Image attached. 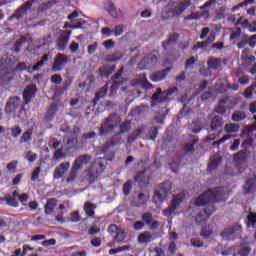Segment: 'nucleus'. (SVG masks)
<instances>
[{
    "instance_id": "f257e3e1",
    "label": "nucleus",
    "mask_w": 256,
    "mask_h": 256,
    "mask_svg": "<svg viewBox=\"0 0 256 256\" xmlns=\"http://www.w3.org/2000/svg\"><path fill=\"white\" fill-rule=\"evenodd\" d=\"M227 191L224 187H216L214 189H208L201 194L195 201L197 207H205L200 209L195 217L196 225H202L209 220V217L215 213L217 208L215 203H225L227 201Z\"/></svg>"
},
{
    "instance_id": "f03ea898",
    "label": "nucleus",
    "mask_w": 256,
    "mask_h": 256,
    "mask_svg": "<svg viewBox=\"0 0 256 256\" xmlns=\"http://www.w3.org/2000/svg\"><path fill=\"white\" fill-rule=\"evenodd\" d=\"M121 124V117L117 113H111L103 120L101 126L98 128L100 137H106L117 129V126Z\"/></svg>"
},
{
    "instance_id": "7ed1b4c3",
    "label": "nucleus",
    "mask_w": 256,
    "mask_h": 256,
    "mask_svg": "<svg viewBox=\"0 0 256 256\" xmlns=\"http://www.w3.org/2000/svg\"><path fill=\"white\" fill-rule=\"evenodd\" d=\"M191 5V0L170 1L166 6V13L169 17H181Z\"/></svg>"
},
{
    "instance_id": "20e7f679",
    "label": "nucleus",
    "mask_w": 256,
    "mask_h": 256,
    "mask_svg": "<svg viewBox=\"0 0 256 256\" xmlns=\"http://www.w3.org/2000/svg\"><path fill=\"white\" fill-rule=\"evenodd\" d=\"M105 160L103 159H97L95 162L91 164V166L86 170V181L93 185V183H96L97 179H99V176L105 172L106 165Z\"/></svg>"
},
{
    "instance_id": "39448f33",
    "label": "nucleus",
    "mask_w": 256,
    "mask_h": 256,
    "mask_svg": "<svg viewBox=\"0 0 256 256\" xmlns=\"http://www.w3.org/2000/svg\"><path fill=\"white\" fill-rule=\"evenodd\" d=\"M147 225L151 231H155V229H159L161 223L157 220H153V214L151 212H145L142 214V221L134 222L135 231H141Z\"/></svg>"
},
{
    "instance_id": "423d86ee",
    "label": "nucleus",
    "mask_w": 256,
    "mask_h": 256,
    "mask_svg": "<svg viewBox=\"0 0 256 256\" xmlns=\"http://www.w3.org/2000/svg\"><path fill=\"white\" fill-rule=\"evenodd\" d=\"M22 203V205H25L27 201H29V194L23 193L19 194L17 190L12 192V196L7 194L4 198H1V201H6V204L9 205V207L17 208L19 207V202Z\"/></svg>"
},
{
    "instance_id": "0eeeda50",
    "label": "nucleus",
    "mask_w": 256,
    "mask_h": 256,
    "mask_svg": "<svg viewBox=\"0 0 256 256\" xmlns=\"http://www.w3.org/2000/svg\"><path fill=\"white\" fill-rule=\"evenodd\" d=\"M173 189V185L171 181H164L158 186V190L155 191L154 201H158L159 203H163V199L167 197V193Z\"/></svg>"
},
{
    "instance_id": "6e6552de",
    "label": "nucleus",
    "mask_w": 256,
    "mask_h": 256,
    "mask_svg": "<svg viewBox=\"0 0 256 256\" xmlns=\"http://www.w3.org/2000/svg\"><path fill=\"white\" fill-rule=\"evenodd\" d=\"M157 61H159V58L155 54L150 53L141 59V61L138 63V69L140 71L151 69L157 65Z\"/></svg>"
},
{
    "instance_id": "1a4fd4ad",
    "label": "nucleus",
    "mask_w": 256,
    "mask_h": 256,
    "mask_svg": "<svg viewBox=\"0 0 256 256\" xmlns=\"http://www.w3.org/2000/svg\"><path fill=\"white\" fill-rule=\"evenodd\" d=\"M71 33L70 30H60V35L56 41V49L58 51H65L67 49V44L71 39Z\"/></svg>"
},
{
    "instance_id": "9d476101",
    "label": "nucleus",
    "mask_w": 256,
    "mask_h": 256,
    "mask_svg": "<svg viewBox=\"0 0 256 256\" xmlns=\"http://www.w3.org/2000/svg\"><path fill=\"white\" fill-rule=\"evenodd\" d=\"M122 143L123 139L121 138V133L117 132L103 144L101 151L102 153H109L115 145H121Z\"/></svg>"
},
{
    "instance_id": "9b49d317",
    "label": "nucleus",
    "mask_w": 256,
    "mask_h": 256,
    "mask_svg": "<svg viewBox=\"0 0 256 256\" xmlns=\"http://www.w3.org/2000/svg\"><path fill=\"white\" fill-rule=\"evenodd\" d=\"M33 3H35V0H28L27 2L23 3L10 17V19H23V17L27 15V11L33 7Z\"/></svg>"
},
{
    "instance_id": "f8f14e48",
    "label": "nucleus",
    "mask_w": 256,
    "mask_h": 256,
    "mask_svg": "<svg viewBox=\"0 0 256 256\" xmlns=\"http://www.w3.org/2000/svg\"><path fill=\"white\" fill-rule=\"evenodd\" d=\"M19 105H21V98L19 96L10 97L5 106V113H7L8 115H13V113H17Z\"/></svg>"
},
{
    "instance_id": "ddd939ff",
    "label": "nucleus",
    "mask_w": 256,
    "mask_h": 256,
    "mask_svg": "<svg viewBox=\"0 0 256 256\" xmlns=\"http://www.w3.org/2000/svg\"><path fill=\"white\" fill-rule=\"evenodd\" d=\"M37 91H38L37 85L35 84H30L24 89L22 93V97L24 99L25 105H29L31 101L35 99V95H37Z\"/></svg>"
},
{
    "instance_id": "4468645a",
    "label": "nucleus",
    "mask_w": 256,
    "mask_h": 256,
    "mask_svg": "<svg viewBox=\"0 0 256 256\" xmlns=\"http://www.w3.org/2000/svg\"><path fill=\"white\" fill-rule=\"evenodd\" d=\"M69 63V57L63 53H58L54 58V64L52 65V70L59 72L63 69L64 65Z\"/></svg>"
},
{
    "instance_id": "2eb2a0df",
    "label": "nucleus",
    "mask_w": 256,
    "mask_h": 256,
    "mask_svg": "<svg viewBox=\"0 0 256 256\" xmlns=\"http://www.w3.org/2000/svg\"><path fill=\"white\" fill-rule=\"evenodd\" d=\"M169 73H171V68H165L163 70L154 72L151 74L150 76V80L153 83H159L160 81H165V79H167V75H169Z\"/></svg>"
},
{
    "instance_id": "dca6fc26",
    "label": "nucleus",
    "mask_w": 256,
    "mask_h": 256,
    "mask_svg": "<svg viewBox=\"0 0 256 256\" xmlns=\"http://www.w3.org/2000/svg\"><path fill=\"white\" fill-rule=\"evenodd\" d=\"M70 167H71L70 162L60 163L59 166H57L53 172V178L61 179V177H63V175H65V173H67V171H69Z\"/></svg>"
},
{
    "instance_id": "f3484780",
    "label": "nucleus",
    "mask_w": 256,
    "mask_h": 256,
    "mask_svg": "<svg viewBox=\"0 0 256 256\" xmlns=\"http://www.w3.org/2000/svg\"><path fill=\"white\" fill-rule=\"evenodd\" d=\"M241 59L243 67H249L256 61L255 56L251 55V50L249 48H245L242 51Z\"/></svg>"
},
{
    "instance_id": "a211bd4d",
    "label": "nucleus",
    "mask_w": 256,
    "mask_h": 256,
    "mask_svg": "<svg viewBox=\"0 0 256 256\" xmlns=\"http://www.w3.org/2000/svg\"><path fill=\"white\" fill-rule=\"evenodd\" d=\"M92 157L89 154H83L78 156L74 163H73V167H76L77 169H79L81 171V169H83V167H85V165H88V163L91 161Z\"/></svg>"
},
{
    "instance_id": "6ab92c4d",
    "label": "nucleus",
    "mask_w": 256,
    "mask_h": 256,
    "mask_svg": "<svg viewBox=\"0 0 256 256\" xmlns=\"http://www.w3.org/2000/svg\"><path fill=\"white\" fill-rule=\"evenodd\" d=\"M184 199H185V196H183V194H176L173 196L171 205L168 207L170 215L175 213V211H177L179 205L183 203Z\"/></svg>"
},
{
    "instance_id": "aec40b11",
    "label": "nucleus",
    "mask_w": 256,
    "mask_h": 256,
    "mask_svg": "<svg viewBox=\"0 0 256 256\" xmlns=\"http://www.w3.org/2000/svg\"><path fill=\"white\" fill-rule=\"evenodd\" d=\"M223 162V158L217 154H214L210 157L208 162L207 171H215L219 165Z\"/></svg>"
},
{
    "instance_id": "412c9836",
    "label": "nucleus",
    "mask_w": 256,
    "mask_h": 256,
    "mask_svg": "<svg viewBox=\"0 0 256 256\" xmlns=\"http://www.w3.org/2000/svg\"><path fill=\"white\" fill-rule=\"evenodd\" d=\"M115 71V65H106L98 69L99 76L101 79H109Z\"/></svg>"
},
{
    "instance_id": "4be33fe9",
    "label": "nucleus",
    "mask_w": 256,
    "mask_h": 256,
    "mask_svg": "<svg viewBox=\"0 0 256 256\" xmlns=\"http://www.w3.org/2000/svg\"><path fill=\"white\" fill-rule=\"evenodd\" d=\"M105 11H107V13L111 15L113 19H117V17L121 15V11L117 10V7H115V3H113V1L111 0H108L106 2Z\"/></svg>"
},
{
    "instance_id": "5701e85b",
    "label": "nucleus",
    "mask_w": 256,
    "mask_h": 256,
    "mask_svg": "<svg viewBox=\"0 0 256 256\" xmlns=\"http://www.w3.org/2000/svg\"><path fill=\"white\" fill-rule=\"evenodd\" d=\"M127 81V79L123 78L121 81H115L111 88H110V95L111 97H115V95H117V91H119V89L121 91H125V89H127V87L123 86V83Z\"/></svg>"
},
{
    "instance_id": "b1692460",
    "label": "nucleus",
    "mask_w": 256,
    "mask_h": 256,
    "mask_svg": "<svg viewBox=\"0 0 256 256\" xmlns=\"http://www.w3.org/2000/svg\"><path fill=\"white\" fill-rule=\"evenodd\" d=\"M56 207H57V199L50 198L47 200L44 206V213L46 215H53V212L55 211Z\"/></svg>"
},
{
    "instance_id": "393cba45",
    "label": "nucleus",
    "mask_w": 256,
    "mask_h": 256,
    "mask_svg": "<svg viewBox=\"0 0 256 256\" xmlns=\"http://www.w3.org/2000/svg\"><path fill=\"white\" fill-rule=\"evenodd\" d=\"M221 65H223V60L221 58L210 57L207 60V66L209 69H212V71H217Z\"/></svg>"
},
{
    "instance_id": "a878e982",
    "label": "nucleus",
    "mask_w": 256,
    "mask_h": 256,
    "mask_svg": "<svg viewBox=\"0 0 256 256\" xmlns=\"http://www.w3.org/2000/svg\"><path fill=\"white\" fill-rule=\"evenodd\" d=\"M147 201H149V196L145 195L143 192H140L137 196V201L132 202V207H145V205H147Z\"/></svg>"
},
{
    "instance_id": "bb28decb",
    "label": "nucleus",
    "mask_w": 256,
    "mask_h": 256,
    "mask_svg": "<svg viewBox=\"0 0 256 256\" xmlns=\"http://www.w3.org/2000/svg\"><path fill=\"white\" fill-rule=\"evenodd\" d=\"M151 241H155V238L153 237V233L149 231H144L138 235L139 243H151Z\"/></svg>"
},
{
    "instance_id": "cd10ccee",
    "label": "nucleus",
    "mask_w": 256,
    "mask_h": 256,
    "mask_svg": "<svg viewBox=\"0 0 256 256\" xmlns=\"http://www.w3.org/2000/svg\"><path fill=\"white\" fill-rule=\"evenodd\" d=\"M249 157V154L243 150L239 151L234 155V161L235 163H238V165H243L247 163V158Z\"/></svg>"
},
{
    "instance_id": "c85d7f7f",
    "label": "nucleus",
    "mask_w": 256,
    "mask_h": 256,
    "mask_svg": "<svg viewBox=\"0 0 256 256\" xmlns=\"http://www.w3.org/2000/svg\"><path fill=\"white\" fill-rule=\"evenodd\" d=\"M147 130V126H141V128L134 131L130 136H128V143H133L134 141H137L141 135L145 133Z\"/></svg>"
},
{
    "instance_id": "c756f323",
    "label": "nucleus",
    "mask_w": 256,
    "mask_h": 256,
    "mask_svg": "<svg viewBox=\"0 0 256 256\" xmlns=\"http://www.w3.org/2000/svg\"><path fill=\"white\" fill-rule=\"evenodd\" d=\"M173 93H177V88H170L166 91H162L159 103H169V101H171V98L169 97H171Z\"/></svg>"
},
{
    "instance_id": "7c9ffc66",
    "label": "nucleus",
    "mask_w": 256,
    "mask_h": 256,
    "mask_svg": "<svg viewBox=\"0 0 256 256\" xmlns=\"http://www.w3.org/2000/svg\"><path fill=\"white\" fill-rule=\"evenodd\" d=\"M219 127H223V117L214 116L210 122L211 131H217Z\"/></svg>"
},
{
    "instance_id": "2f4dec72",
    "label": "nucleus",
    "mask_w": 256,
    "mask_h": 256,
    "mask_svg": "<svg viewBox=\"0 0 256 256\" xmlns=\"http://www.w3.org/2000/svg\"><path fill=\"white\" fill-rule=\"evenodd\" d=\"M95 209H97V204L85 202L84 211L88 217H95Z\"/></svg>"
},
{
    "instance_id": "473e14b6",
    "label": "nucleus",
    "mask_w": 256,
    "mask_h": 256,
    "mask_svg": "<svg viewBox=\"0 0 256 256\" xmlns=\"http://www.w3.org/2000/svg\"><path fill=\"white\" fill-rule=\"evenodd\" d=\"M133 191V180H127L122 186V193L125 197H129Z\"/></svg>"
},
{
    "instance_id": "72a5a7b5",
    "label": "nucleus",
    "mask_w": 256,
    "mask_h": 256,
    "mask_svg": "<svg viewBox=\"0 0 256 256\" xmlns=\"http://www.w3.org/2000/svg\"><path fill=\"white\" fill-rule=\"evenodd\" d=\"M197 143H199V139L194 138L191 143L184 144L183 149L185 153H190V154L195 153V145H197Z\"/></svg>"
},
{
    "instance_id": "f704fd0d",
    "label": "nucleus",
    "mask_w": 256,
    "mask_h": 256,
    "mask_svg": "<svg viewBox=\"0 0 256 256\" xmlns=\"http://www.w3.org/2000/svg\"><path fill=\"white\" fill-rule=\"evenodd\" d=\"M245 194L255 193V180L252 178L248 179L244 185Z\"/></svg>"
},
{
    "instance_id": "c9c22d12",
    "label": "nucleus",
    "mask_w": 256,
    "mask_h": 256,
    "mask_svg": "<svg viewBox=\"0 0 256 256\" xmlns=\"http://www.w3.org/2000/svg\"><path fill=\"white\" fill-rule=\"evenodd\" d=\"M179 39V33L171 34L166 42H162V47L164 51H167V48L171 45V43H176Z\"/></svg>"
},
{
    "instance_id": "e433bc0d",
    "label": "nucleus",
    "mask_w": 256,
    "mask_h": 256,
    "mask_svg": "<svg viewBox=\"0 0 256 256\" xmlns=\"http://www.w3.org/2000/svg\"><path fill=\"white\" fill-rule=\"evenodd\" d=\"M49 61V54H44L40 61H38L33 67L32 71H41V67Z\"/></svg>"
},
{
    "instance_id": "4c0bfd02",
    "label": "nucleus",
    "mask_w": 256,
    "mask_h": 256,
    "mask_svg": "<svg viewBox=\"0 0 256 256\" xmlns=\"http://www.w3.org/2000/svg\"><path fill=\"white\" fill-rule=\"evenodd\" d=\"M57 111H58L57 104H51L49 109L47 110L46 119L48 121L53 120L55 115H57Z\"/></svg>"
},
{
    "instance_id": "58836bf2",
    "label": "nucleus",
    "mask_w": 256,
    "mask_h": 256,
    "mask_svg": "<svg viewBox=\"0 0 256 256\" xmlns=\"http://www.w3.org/2000/svg\"><path fill=\"white\" fill-rule=\"evenodd\" d=\"M79 168H76L72 165L71 171L66 179V183H73L77 179V175H79Z\"/></svg>"
},
{
    "instance_id": "ea45409f",
    "label": "nucleus",
    "mask_w": 256,
    "mask_h": 256,
    "mask_svg": "<svg viewBox=\"0 0 256 256\" xmlns=\"http://www.w3.org/2000/svg\"><path fill=\"white\" fill-rule=\"evenodd\" d=\"M225 104H227V99L219 100V104L215 108V112L218 113V115H225V113H227V108L224 106Z\"/></svg>"
},
{
    "instance_id": "a19ab883",
    "label": "nucleus",
    "mask_w": 256,
    "mask_h": 256,
    "mask_svg": "<svg viewBox=\"0 0 256 256\" xmlns=\"http://www.w3.org/2000/svg\"><path fill=\"white\" fill-rule=\"evenodd\" d=\"M123 59L122 52H115L114 54L108 56L106 58L107 63H117V61H121Z\"/></svg>"
},
{
    "instance_id": "79ce46f5",
    "label": "nucleus",
    "mask_w": 256,
    "mask_h": 256,
    "mask_svg": "<svg viewBox=\"0 0 256 256\" xmlns=\"http://www.w3.org/2000/svg\"><path fill=\"white\" fill-rule=\"evenodd\" d=\"M32 137H33V129H28L20 137V143H29Z\"/></svg>"
},
{
    "instance_id": "37998d69",
    "label": "nucleus",
    "mask_w": 256,
    "mask_h": 256,
    "mask_svg": "<svg viewBox=\"0 0 256 256\" xmlns=\"http://www.w3.org/2000/svg\"><path fill=\"white\" fill-rule=\"evenodd\" d=\"M240 129L239 124L230 123L224 126L225 133H237Z\"/></svg>"
},
{
    "instance_id": "c03bdc74",
    "label": "nucleus",
    "mask_w": 256,
    "mask_h": 256,
    "mask_svg": "<svg viewBox=\"0 0 256 256\" xmlns=\"http://www.w3.org/2000/svg\"><path fill=\"white\" fill-rule=\"evenodd\" d=\"M245 119H247V114H245L244 112L238 111L232 114V121H234L235 123L245 121Z\"/></svg>"
},
{
    "instance_id": "a18cd8bd",
    "label": "nucleus",
    "mask_w": 256,
    "mask_h": 256,
    "mask_svg": "<svg viewBox=\"0 0 256 256\" xmlns=\"http://www.w3.org/2000/svg\"><path fill=\"white\" fill-rule=\"evenodd\" d=\"M120 131L118 133H120V135H123V133H129V131H131V122L130 121H125L122 122L120 125Z\"/></svg>"
},
{
    "instance_id": "49530a36",
    "label": "nucleus",
    "mask_w": 256,
    "mask_h": 256,
    "mask_svg": "<svg viewBox=\"0 0 256 256\" xmlns=\"http://www.w3.org/2000/svg\"><path fill=\"white\" fill-rule=\"evenodd\" d=\"M256 225V213L249 212L247 216V227H255Z\"/></svg>"
},
{
    "instance_id": "de8ad7c7",
    "label": "nucleus",
    "mask_w": 256,
    "mask_h": 256,
    "mask_svg": "<svg viewBox=\"0 0 256 256\" xmlns=\"http://www.w3.org/2000/svg\"><path fill=\"white\" fill-rule=\"evenodd\" d=\"M256 89V83H252L248 88L244 91V97L246 99H251L253 97V91Z\"/></svg>"
},
{
    "instance_id": "09e8293b",
    "label": "nucleus",
    "mask_w": 256,
    "mask_h": 256,
    "mask_svg": "<svg viewBox=\"0 0 256 256\" xmlns=\"http://www.w3.org/2000/svg\"><path fill=\"white\" fill-rule=\"evenodd\" d=\"M126 237L127 234L125 233V230L120 229L118 232H116L114 239L117 241V243H123Z\"/></svg>"
},
{
    "instance_id": "8fccbe9b",
    "label": "nucleus",
    "mask_w": 256,
    "mask_h": 256,
    "mask_svg": "<svg viewBox=\"0 0 256 256\" xmlns=\"http://www.w3.org/2000/svg\"><path fill=\"white\" fill-rule=\"evenodd\" d=\"M107 95V88L103 87L98 93H96L95 99H94V107L97 105V102L99 99H103Z\"/></svg>"
},
{
    "instance_id": "3c124183",
    "label": "nucleus",
    "mask_w": 256,
    "mask_h": 256,
    "mask_svg": "<svg viewBox=\"0 0 256 256\" xmlns=\"http://www.w3.org/2000/svg\"><path fill=\"white\" fill-rule=\"evenodd\" d=\"M125 29V25L119 24L114 27L113 35L114 37H121L123 35V30Z\"/></svg>"
},
{
    "instance_id": "603ef678",
    "label": "nucleus",
    "mask_w": 256,
    "mask_h": 256,
    "mask_svg": "<svg viewBox=\"0 0 256 256\" xmlns=\"http://www.w3.org/2000/svg\"><path fill=\"white\" fill-rule=\"evenodd\" d=\"M163 93V90L161 88H157L156 92L152 95V103H159L161 101V95Z\"/></svg>"
},
{
    "instance_id": "864d4df0",
    "label": "nucleus",
    "mask_w": 256,
    "mask_h": 256,
    "mask_svg": "<svg viewBox=\"0 0 256 256\" xmlns=\"http://www.w3.org/2000/svg\"><path fill=\"white\" fill-rule=\"evenodd\" d=\"M135 182L138 183V185H143V183H145V171H140L136 174Z\"/></svg>"
},
{
    "instance_id": "5fc2aeb1",
    "label": "nucleus",
    "mask_w": 256,
    "mask_h": 256,
    "mask_svg": "<svg viewBox=\"0 0 256 256\" xmlns=\"http://www.w3.org/2000/svg\"><path fill=\"white\" fill-rule=\"evenodd\" d=\"M213 234V230H211V228H209V226H204L201 230V237H204L205 239H207V237H210Z\"/></svg>"
},
{
    "instance_id": "6e6d98bb",
    "label": "nucleus",
    "mask_w": 256,
    "mask_h": 256,
    "mask_svg": "<svg viewBox=\"0 0 256 256\" xmlns=\"http://www.w3.org/2000/svg\"><path fill=\"white\" fill-rule=\"evenodd\" d=\"M229 139H231V135H225L221 139L214 141L212 143V147H219V145H223V143H225V141H227Z\"/></svg>"
},
{
    "instance_id": "4d7b16f0",
    "label": "nucleus",
    "mask_w": 256,
    "mask_h": 256,
    "mask_svg": "<svg viewBox=\"0 0 256 256\" xmlns=\"http://www.w3.org/2000/svg\"><path fill=\"white\" fill-rule=\"evenodd\" d=\"M235 231H237V229H235V227H228L226 228L222 233L221 236L222 237H231V235H233L235 233Z\"/></svg>"
},
{
    "instance_id": "13d9d810",
    "label": "nucleus",
    "mask_w": 256,
    "mask_h": 256,
    "mask_svg": "<svg viewBox=\"0 0 256 256\" xmlns=\"http://www.w3.org/2000/svg\"><path fill=\"white\" fill-rule=\"evenodd\" d=\"M190 243H191L192 247H196L198 249L203 247V245H204L203 241L199 238H191Z\"/></svg>"
},
{
    "instance_id": "bf43d9fd",
    "label": "nucleus",
    "mask_w": 256,
    "mask_h": 256,
    "mask_svg": "<svg viewBox=\"0 0 256 256\" xmlns=\"http://www.w3.org/2000/svg\"><path fill=\"white\" fill-rule=\"evenodd\" d=\"M10 131H11L12 137H14V138L19 137V135H21V133H23V130L19 126H14V127L10 128Z\"/></svg>"
},
{
    "instance_id": "052dcab7",
    "label": "nucleus",
    "mask_w": 256,
    "mask_h": 256,
    "mask_svg": "<svg viewBox=\"0 0 256 256\" xmlns=\"http://www.w3.org/2000/svg\"><path fill=\"white\" fill-rule=\"evenodd\" d=\"M41 245L43 247H53V246L57 245V240L55 238L44 240V241H42Z\"/></svg>"
},
{
    "instance_id": "680f3d73",
    "label": "nucleus",
    "mask_w": 256,
    "mask_h": 256,
    "mask_svg": "<svg viewBox=\"0 0 256 256\" xmlns=\"http://www.w3.org/2000/svg\"><path fill=\"white\" fill-rule=\"evenodd\" d=\"M227 12V7L221 6L218 11H216L217 19H225V13Z\"/></svg>"
},
{
    "instance_id": "e2e57ef3",
    "label": "nucleus",
    "mask_w": 256,
    "mask_h": 256,
    "mask_svg": "<svg viewBox=\"0 0 256 256\" xmlns=\"http://www.w3.org/2000/svg\"><path fill=\"white\" fill-rule=\"evenodd\" d=\"M65 157V154L63 153V148H60L54 152L53 159L54 161H59Z\"/></svg>"
},
{
    "instance_id": "0e129e2a",
    "label": "nucleus",
    "mask_w": 256,
    "mask_h": 256,
    "mask_svg": "<svg viewBox=\"0 0 256 256\" xmlns=\"http://www.w3.org/2000/svg\"><path fill=\"white\" fill-rule=\"evenodd\" d=\"M247 43L251 49H255L256 46V34L251 35L250 37L247 36Z\"/></svg>"
},
{
    "instance_id": "69168bd1",
    "label": "nucleus",
    "mask_w": 256,
    "mask_h": 256,
    "mask_svg": "<svg viewBox=\"0 0 256 256\" xmlns=\"http://www.w3.org/2000/svg\"><path fill=\"white\" fill-rule=\"evenodd\" d=\"M247 41V35H243L240 42L237 44L238 49H245V47L248 45Z\"/></svg>"
},
{
    "instance_id": "338daca9",
    "label": "nucleus",
    "mask_w": 256,
    "mask_h": 256,
    "mask_svg": "<svg viewBox=\"0 0 256 256\" xmlns=\"http://www.w3.org/2000/svg\"><path fill=\"white\" fill-rule=\"evenodd\" d=\"M154 123L163 125V123H165V114H157L154 116Z\"/></svg>"
},
{
    "instance_id": "774afa93",
    "label": "nucleus",
    "mask_w": 256,
    "mask_h": 256,
    "mask_svg": "<svg viewBox=\"0 0 256 256\" xmlns=\"http://www.w3.org/2000/svg\"><path fill=\"white\" fill-rule=\"evenodd\" d=\"M101 33L104 37H111V35H113V30L109 27H104L101 29Z\"/></svg>"
}]
</instances>
